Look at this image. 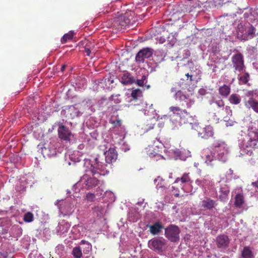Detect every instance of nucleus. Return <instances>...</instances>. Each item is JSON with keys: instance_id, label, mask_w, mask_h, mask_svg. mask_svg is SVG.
Masks as SVG:
<instances>
[{"instance_id": "f3484780", "label": "nucleus", "mask_w": 258, "mask_h": 258, "mask_svg": "<svg viewBox=\"0 0 258 258\" xmlns=\"http://www.w3.org/2000/svg\"><path fill=\"white\" fill-rule=\"evenodd\" d=\"M245 200L242 193H238L234 198V205L237 208H241L244 204Z\"/></svg>"}, {"instance_id": "a18cd8bd", "label": "nucleus", "mask_w": 258, "mask_h": 258, "mask_svg": "<svg viewBox=\"0 0 258 258\" xmlns=\"http://www.w3.org/2000/svg\"><path fill=\"white\" fill-rule=\"evenodd\" d=\"M196 182L198 184V185H202V182L199 179H197L196 181Z\"/></svg>"}, {"instance_id": "473e14b6", "label": "nucleus", "mask_w": 258, "mask_h": 258, "mask_svg": "<svg viewBox=\"0 0 258 258\" xmlns=\"http://www.w3.org/2000/svg\"><path fill=\"white\" fill-rule=\"evenodd\" d=\"M156 149L154 148L153 146H149L148 148H147V153L150 157H155L157 154H158L157 152L155 151Z\"/></svg>"}, {"instance_id": "ea45409f", "label": "nucleus", "mask_w": 258, "mask_h": 258, "mask_svg": "<svg viewBox=\"0 0 258 258\" xmlns=\"http://www.w3.org/2000/svg\"><path fill=\"white\" fill-rule=\"evenodd\" d=\"M176 96L179 97L180 100H185L187 99L186 95L182 93L181 91H178L176 93Z\"/></svg>"}, {"instance_id": "09e8293b", "label": "nucleus", "mask_w": 258, "mask_h": 258, "mask_svg": "<svg viewBox=\"0 0 258 258\" xmlns=\"http://www.w3.org/2000/svg\"><path fill=\"white\" fill-rule=\"evenodd\" d=\"M178 195H179V194H175V196H176V197L178 196Z\"/></svg>"}, {"instance_id": "f8f14e48", "label": "nucleus", "mask_w": 258, "mask_h": 258, "mask_svg": "<svg viewBox=\"0 0 258 258\" xmlns=\"http://www.w3.org/2000/svg\"><path fill=\"white\" fill-rule=\"evenodd\" d=\"M217 204L216 201L208 197L206 198L201 202V208L203 209L208 210L209 211H212L216 207Z\"/></svg>"}, {"instance_id": "79ce46f5", "label": "nucleus", "mask_w": 258, "mask_h": 258, "mask_svg": "<svg viewBox=\"0 0 258 258\" xmlns=\"http://www.w3.org/2000/svg\"><path fill=\"white\" fill-rule=\"evenodd\" d=\"M85 52L87 56L91 55V50L89 48L85 47Z\"/></svg>"}, {"instance_id": "5701e85b", "label": "nucleus", "mask_w": 258, "mask_h": 258, "mask_svg": "<svg viewBox=\"0 0 258 258\" xmlns=\"http://www.w3.org/2000/svg\"><path fill=\"white\" fill-rule=\"evenodd\" d=\"M69 227L67 223L64 224H59L56 228V231L58 235H62L66 232H67L69 230Z\"/></svg>"}, {"instance_id": "9b49d317", "label": "nucleus", "mask_w": 258, "mask_h": 258, "mask_svg": "<svg viewBox=\"0 0 258 258\" xmlns=\"http://www.w3.org/2000/svg\"><path fill=\"white\" fill-rule=\"evenodd\" d=\"M153 51V49L150 48H145L140 50L136 56V61L143 62L145 59L152 55Z\"/></svg>"}, {"instance_id": "ddd939ff", "label": "nucleus", "mask_w": 258, "mask_h": 258, "mask_svg": "<svg viewBox=\"0 0 258 258\" xmlns=\"http://www.w3.org/2000/svg\"><path fill=\"white\" fill-rule=\"evenodd\" d=\"M105 162L108 164H111L114 162L117 158V154L114 148H109V150L105 153Z\"/></svg>"}, {"instance_id": "c756f323", "label": "nucleus", "mask_w": 258, "mask_h": 258, "mask_svg": "<svg viewBox=\"0 0 258 258\" xmlns=\"http://www.w3.org/2000/svg\"><path fill=\"white\" fill-rule=\"evenodd\" d=\"M131 96L134 100H137L138 98L142 96V92L139 89L133 90L131 93Z\"/></svg>"}, {"instance_id": "0eeeda50", "label": "nucleus", "mask_w": 258, "mask_h": 258, "mask_svg": "<svg viewBox=\"0 0 258 258\" xmlns=\"http://www.w3.org/2000/svg\"><path fill=\"white\" fill-rule=\"evenodd\" d=\"M149 247L158 252H162L167 248L166 240L163 238H154L148 242Z\"/></svg>"}, {"instance_id": "cd10ccee", "label": "nucleus", "mask_w": 258, "mask_h": 258, "mask_svg": "<svg viewBox=\"0 0 258 258\" xmlns=\"http://www.w3.org/2000/svg\"><path fill=\"white\" fill-rule=\"evenodd\" d=\"M75 33L73 31H69L68 33L63 35L61 39V42L62 43H65L68 41L72 40L74 35Z\"/></svg>"}, {"instance_id": "c03bdc74", "label": "nucleus", "mask_w": 258, "mask_h": 258, "mask_svg": "<svg viewBox=\"0 0 258 258\" xmlns=\"http://www.w3.org/2000/svg\"><path fill=\"white\" fill-rule=\"evenodd\" d=\"M66 67V66L65 64H63L61 66V67L60 69L61 72H63L64 71Z\"/></svg>"}, {"instance_id": "7c9ffc66", "label": "nucleus", "mask_w": 258, "mask_h": 258, "mask_svg": "<svg viewBox=\"0 0 258 258\" xmlns=\"http://www.w3.org/2000/svg\"><path fill=\"white\" fill-rule=\"evenodd\" d=\"M84 107L83 111L91 108L93 106V103L90 99L84 100L81 104Z\"/></svg>"}, {"instance_id": "8fccbe9b", "label": "nucleus", "mask_w": 258, "mask_h": 258, "mask_svg": "<svg viewBox=\"0 0 258 258\" xmlns=\"http://www.w3.org/2000/svg\"><path fill=\"white\" fill-rule=\"evenodd\" d=\"M153 126L150 127V128H153Z\"/></svg>"}, {"instance_id": "49530a36", "label": "nucleus", "mask_w": 258, "mask_h": 258, "mask_svg": "<svg viewBox=\"0 0 258 258\" xmlns=\"http://www.w3.org/2000/svg\"><path fill=\"white\" fill-rule=\"evenodd\" d=\"M146 76H143L142 77V79L141 80H143V82H144V81L146 80Z\"/></svg>"}, {"instance_id": "393cba45", "label": "nucleus", "mask_w": 258, "mask_h": 258, "mask_svg": "<svg viewBox=\"0 0 258 258\" xmlns=\"http://www.w3.org/2000/svg\"><path fill=\"white\" fill-rule=\"evenodd\" d=\"M217 106L219 108V110L217 111V113L219 115L223 116L224 114L222 113V111L224 110V102L222 99H219L214 102Z\"/></svg>"}, {"instance_id": "a19ab883", "label": "nucleus", "mask_w": 258, "mask_h": 258, "mask_svg": "<svg viewBox=\"0 0 258 258\" xmlns=\"http://www.w3.org/2000/svg\"><path fill=\"white\" fill-rule=\"evenodd\" d=\"M136 83L137 84V85L139 86H144V82H143V80H142L141 79V80H138L137 81V82Z\"/></svg>"}, {"instance_id": "603ef678", "label": "nucleus", "mask_w": 258, "mask_h": 258, "mask_svg": "<svg viewBox=\"0 0 258 258\" xmlns=\"http://www.w3.org/2000/svg\"><path fill=\"white\" fill-rule=\"evenodd\" d=\"M52 258H53V257H52Z\"/></svg>"}, {"instance_id": "7ed1b4c3", "label": "nucleus", "mask_w": 258, "mask_h": 258, "mask_svg": "<svg viewBox=\"0 0 258 258\" xmlns=\"http://www.w3.org/2000/svg\"><path fill=\"white\" fill-rule=\"evenodd\" d=\"M247 137L248 140L243 146V149L245 153L249 156H251L253 154L251 149L258 148V131L252 128L248 131Z\"/></svg>"}, {"instance_id": "37998d69", "label": "nucleus", "mask_w": 258, "mask_h": 258, "mask_svg": "<svg viewBox=\"0 0 258 258\" xmlns=\"http://www.w3.org/2000/svg\"><path fill=\"white\" fill-rule=\"evenodd\" d=\"M252 185L253 186H255L257 188H258V180L255 182H253L252 183Z\"/></svg>"}, {"instance_id": "2eb2a0df", "label": "nucleus", "mask_w": 258, "mask_h": 258, "mask_svg": "<svg viewBox=\"0 0 258 258\" xmlns=\"http://www.w3.org/2000/svg\"><path fill=\"white\" fill-rule=\"evenodd\" d=\"M95 163L94 165L91 164V167L90 169H91V166L94 167V169L96 171L99 170L101 172H107V164L103 162H101L100 161L99 158H96L95 159Z\"/></svg>"}, {"instance_id": "c9c22d12", "label": "nucleus", "mask_w": 258, "mask_h": 258, "mask_svg": "<svg viewBox=\"0 0 258 258\" xmlns=\"http://www.w3.org/2000/svg\"><path fill=\"white\" fill-rule=\"evenodd\" d=\"M223 110H224V111L225 112V113H223L222 112V113L224 114L223 116H224L225 115H226V116H232V111L230 106H226L225 107H224Z\"/></svg>"}, {"instance_id": "423d86ee", "label": "nucleus", "mask_w": 258, "mask_h": 258, "mask_svg": "<svg viewBox=\"0 0 258 258\" xmlns=\"http://www.w3.org/2000/svg\"><path fill=\"white\" fill-rule=\"evenodd\" d=\"M180 231L179 227L171 224L165 228V236L171 242H176L179 240Z\"/></svg>"}, {"instance_id": "2f4dec72", "label": "nucleus", "mask_w": 258, "mask_h": 258, "mask_svg": "<svg viewBox=\"0 0 258 258\" xmlns=\"http://www.w3.org/2000/svg\"><path fill=\"white\" fill-rule=\"evenodd\" d=\"M34 219V216L33 214L31 212H27L26 213L24 216L23 220L26 222H31L33 221Z\"/></svg>"}, {"instance_id": "4c0bfd02", "label": "nucleus", "mask_w": 258, "mask_h": 258, "mask_svg": "<svg viewBox=\"0 0 258 258\" xmlns=\"http://www.w3.org/2000/svg\"><path fill=\"white\" fill-rule=\"evenodd\" d=\"M95 195L93 193H88L86 195V199L89 202H93L95 199Z\"/></svg>"}, {"instance_id": "412c9836", "label": "nucleus", "mask_w": 258, "mask_h": 258, "mask_svg": "<svg viewBox=\"0 0 258 258\" xmlns=\"http://www.w3.org/2000/svg\"><path fill=\"white\" fill-rule=\"evenodd\" d=\"M245 105L251 108L255 112L258 113V101L251 97L245 103Z\"/></svg>"}, {"instance_id": "e433bc0d", "label": "nucleus", "mask_w": 258, "mask_h": 258, "mask_svg": "<svg viewBox=\"0 0 258 258\" xmlns=\"http://www.w3.org/2000/svg\"><path fill=\"white\" fill-rule=\"evenodd\" d=\"M80 244L86 245V248L87 249L86 250V251L85 252V253H88V252L90 251V249L91 248V244L88 241L84 240H81Z\"/></svg>"}, {"instance_id": "4468645a", "label": "nucleus", "mask_w": 258, "mask_h": 258, "mask_svg": "<svg viewBox=\"0 0 258 258\" xmlns=\"http://www.w3.org/2000/svg\"><path fill=\"white\" fill-rule=\"evenodd\" d=\"M214 151L218 153L219 159L224 161V155L227 153V150L226 149V146L224 143L218 144L214 146Z\"/></svg>"}, {"instance_id": "6ab92c4d", "label": "nucleus", "mask_w": 258, "mask_h": 258, "mask_svg": "<svg viewBox=\"0 0 258 258\" xmlns=\"http://www.w3.org/2000/svg\"><path fill=\"white\" fill-rule=\"evenodd\" d=\"M255 32V28L252 25H251L246 30L245 34L243 35V40L245 41L253 38L254 37Z\"/></svg>"}, {"instance_id": "1a4fd4ad", "label": "nucleus", "mask_w": 258, "mask_h": 258, "mask_svg": "<svg viewBox=\"0 0 258 258\" xmlns=\"http://www.w3.org/2000/svg\"><path fill=\"white\" fill-rule=\"evenodd\" d=\"M59 138L66 142H70L73 134L70 130L63 124H60L57 130Z\"/></svg>"}, {"instance_id": "72a5a7b5", "label": "nucleus", "mask_w": 258, "mask_h": 258, "mask_svg": "<svg viewBox=\"0 0 258 258\" xmlns=\"http://www.w3.org/2000/svg\"><path fill=\"white\" fill-rule=\"evenodd\" d=\"M192 66H194V65L192 64ZM195 68V67H194V66H192V67H190V73H187L185 74V76L187 77V80L189 78L190 82H191L194 81L193 77L195 76L194 75V72H195L194 70Z\"/></svg>"}, {"instance_id": "de8ad7c7", "label": "nucleus", "mask_w": 258, "mask_h": 258, "mask_svg": "<svg viewBox=\"0 0 258 258\" xmlns=\"http://www.w3.org/2000/svg\"><path fill=\"white\" fill-rule=\"evenodd\" d=\"M186 105H187V107H190V105H189L188 103H186Z\"/></svg>"}, {"instance_id": "dca6fc26", "label": "nucleus", "mask_w": 258, "mask_h": 258, "mask_svg": "<svg viewBox=\"0 0 258 258\" xmlns=\"http://www.w3.org/2000/svg\"><path fill=\"white\" fill-rule=\"evenodd\" d=\"M150 232L153 235L158 234L164 228V226L159 222H155L152 225L149 226Z\"/></svg>"}, {"instance_id": "c85d7f7f", "label": "nucleus", "mask_w": 258, "mask_h": 258, "mask_svg": "<svg viewBox=\"0 0 258 258\" xmlns=\"http://www.w3.org/2000/svg\"><path fill=\"white\" fill-rule=\"evenodd\" d=\"M72 254L75 258H81L82 256V252L80 246L75 247L72 250Z\"/></svg>"}, {"instance_id": "f03ea898", "label": "nucleus", "mask_w": 258, "mask_h": 258, "mask_svg": "<svg viewBox=\"0 0 258 258\" xmlns=\"http://www.w3.org/2000/svg\"><path fill=\"white\" fill-rule=\"evenodd\" d=\"M134 15V12L130 11L113 18L112 20L113 27L119 30L133 24Z\"/></svg>"}, {"instance_id": "f704fd0d", "label": "nucleus", "mask_w": 258, "mask_h": 258, "mask_svg": "<svg viewBox=\"0 0 258 258\" xmlns=\"http://www.w3.org/2000/svg\"><path fill=\"white\" fill-rule=\"evenodd\" d=\"M249 74L248 73H245L243 75L240 77L239 80L241 81L243 84H246L249 81Z\"/></svg>"}, {"instance_id": "4be33fe9", "label": "nucleus", "mask_w": 258, "mask_h": 258, "mask_svg": "<svg viewBox=\"0 0 258 258\" xmlns=\"http://www.w3.org/2000/svg\"><path fill=\"white\" fill-rule=\"evenodd\" d=\"M230 90L231 89L230 86L224 85L219 88V93L221 96L224 97H227L229 95Z\"/></svg>"}, {"instance_id": "f257e3e1", "label": "nucleus", "mask_w": 258, "mask_h": 258, "mask_svg": "<svg viewBox=\"0 0 258 258\" xmlns=\"http://www.w3.org/2000/svg\"><path fill=\"white\" fill-rule=\"evenodd\" d=\"M90 174H84L80 179V181L85 185L87 189H90L95 187L100 184L98 177L101 175L97 171L94 169V167L91 166V169L88 170Z\"/></svg>"}, {"instance_id": "a211bd4d", "label": "nucleus", "mask_w": 258, "mask_h": 258, "mask_svg": "<svg viewBox=\"0 0 258 258\" xmlns=\"http://www.w3.org/2000/svg\"><path fill=\"white\" fill-rule=\"evenodd\" d=\"M120 82L123 85H129L135 82V79L130 73H126L122 75Z\"/></svg>"}, {"instance_id": "bb28decb", "label": "nucleus", "mask_w": 258, "mask_h": 258, "mask_svg": "<svg viewBox=\"0 0 258 258\" xmlns=\"http://www.w3.org/2000/svg\"><path fill=\"white\" fill-rule=\"evenodd\" d=\"M181 181L182 183L190 182L191 179L189 175V173H184L181 178H177L174 182V183Z\"/></svg>"}, {"instance_id": "3c124183", "label": "nucleus", "mask_w": 258, "mask_h": 258, "mask_svg": "<svg viewBox=\"0 0 258 258\" xmlns=\"http://www.w3.org/2000/svg\"><path fill=\"white\" fill-rule=\"evenodd\" d=\"M155 258H158V257H155Z\"/></svg>"}, {"instance_id": "58836bf2", "label": "nucleus", "mask_w": 258, "mask_h": 258, "mask_svg": "<svg viewBox=\"0 0 258 258\" xmlns=\"http://www.w3.org/2000/svg\"><path fill=\"white\" fill-rule=\"evenodd\" d=\"M111 123L113 125L114 127L120 126L121 125V121L119 118L115 120L111 121Z\"/></svg>"}, {"instance_id": "6e6552de", "label": "nucleus", "mask_w": 258, "mask_h": 258, "mask_svg": "<svg viewBox=\"0 0 258 258\" xmlns=\"http://www.w3.org/2000/svg\"><path fill=\"white\" fill-rule=\"evenodd\" d=\"M230 242V239L228 236L224 234L218 235L215 240L217 247L222 252L228 248Z\"/></svg>"}, {"instance_id": "20e7f679", "label": "nucleus", "mask_w": 258, "mask_h": 258, "mask_svg": "<svg viewBox=\"0 0 258 258\" xmlns=\"http://www.w3.org/2000/svg\"><path fill=\"white\" fill-rule=\"evenodd\" d=\"M169 110L173 114L179 116V123L181 125L191 123V121L192 120V117L186 109H183L178 106H171Z\"/></svg>"}, {"instance_id": "b1692460", "label": "nucleus", "mask_w": 258, "mask_h": 258, "mask_svg": "<svg viewBox=\"0 0 258 258\" xmlns=\"http://www.w3.org/2000/svg\"><path fill=\"white\" fill-rule=\"evenodd\" d=\"M241 100L240 96L237 94H232L229 98L230 103L234 105L239 104L241 102Z\"/></svg>"}, {"instance_id": "aec40b11", "label": "nucleus", "mask_w": 258, "mask_h": 258, "mask_svg": "<svg viewBox=\"0 0 258 258\" xmlns=\"http://www.w3.org/2000/svg\"><path fill=\"white\" fill-rule=\"evenodd\" d=\"M241 258H253L254 255L251 248L249 246L244 247L241 251Z\"/></svg>"}, {"instance_id": "39448f33", "label": "nucleus", "mask_w": 258, "mask_h": 258, "mask_svg": "<svg viewBox=\"0 0 258 258\" xmlns=\"http://www.w3.org/2000/svg\"><path fill=\"white\" fill-rule=\"evenodd\" d=\"M192 128L197 132L199 137L204 139H208L214 135L213 128L210 125L203 126L200 123H196L192 125Z\"/></svg>"}, {"instance_id": "9d476101", "label": "nucleus", "mask_w": 258, "mask_h": 258, "mask_svg": "<svg viewBox=\"0 0 258 258\" xmlns=\"http://www.w3.org/2000/svg\"><path fill=\"white\" fill-rule=\"evenodd\" d=\"M232 62L236 71L241 72L244 68V60L242 54L238 53L233 55Z\"/></svg>"}, {"instance_id": "a878e982", "label": "nucleus", "mask_w": 258, "mask_h": 258, "mask_svg": "<svg viewBox=\"0 0 258 258\" xmlns=\"http://www.w3.org/2000/svg\"><path fill=\"white\" fill-rule=\"evenodd\" d=\"M205 156H206V163L207 164H210L212 161H214L215 159V153L211 151H205Z\"/></svg>"}]
</instances>
